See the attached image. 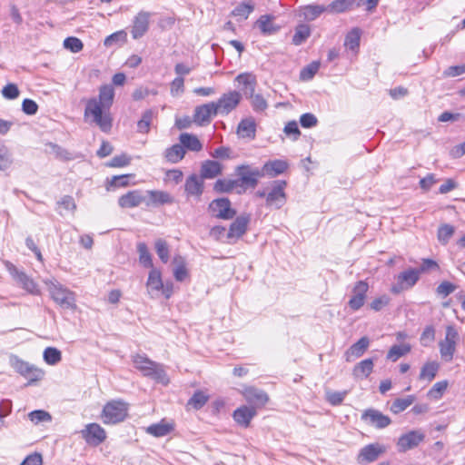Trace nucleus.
<instances>
[{
  "label": "nucleus",
  "instance_id": "1",
  "mask_svg": "<svg viewBox=\"0 0 465 465\" xmlns=\"http://www.w3.org/2000/svg\"><path fill=\"white\" fill-rule=\"evenodd\" d=\"M114 90L111 84L102 85L99 89L98 98L93 97L86 102L84 118L92 119L103 132L111 130L113 120L109 110L114 103Z\"/></svg>",
  "mask_w": 465,
  "mask_h": 465
},
{
  "label": "nucleus",
  "instance_id": "2",
  "mask_svg": "<svg viewBox=\"0 0 465 465\" xmlns=\"http://www.w3.org/2000/svg\"><path fill=\"white\" fill-rule=\"evenodd\" d=\"M133 362L134 367L143 372L144 376L150 377L163 384L169 382L163 366L151 361L145 354H136L133 356Z\"/></svg>",
  "mask_w": 465,
  "mask_h": 465
},
{
  "label": "nucleus",
  "instance_id": "3",
  "mask_svg": "<svg viewBox=\"0 0 465 465\" xmlns=\"http://www.w3.org/2000/svg\"><path fill=\"white\" fill-rule=\"evenodd\" d=\"M128 414V404L123 401L107 402L102 411V420L104 424H117L125 420Z\"/></svg>",
  "mask_w": 465,
  "mask_h": 465
},
{
  "label": "nucleus",
  "instance_id": "4",
  "mask_svg": "<svg viewBox=\"0 0 465 465\" xmlns=\"http://www.w3.org/2000/svg\"><path fill=\"white\" fill-rule=\"evenodd\" d=\"M458 340L459 333L456 329L453 326H448L445 338L439 342L440 354L444 361L450 362L453 360Z\"/></svg>",
  "mask_w": 465,
  "mask_h": 465
},
{
  "label": "nucleus",
  "instance_id": "5",
  "mask_svg": "<svg viewBox=\"0 0 465 465\" xmlns=\"http://www.w3.org/2000/svg\"><path fill=\"white\" fill-rule=\"evenodd\" d=\"M10 363L18 373L28 380V384L40 381L44 377L45 373L41 369L36 368L16 356L11 357Z\"/></svg>",
  "mask_w": 465,
  "mask_h": 465
},
{
  "label": "nucleus",
  "instance_id": "6",
  "mask_svg": "<svg viewBox=\"0 0 465 465\" xmlns=\"http://www.w3.org/2000/svg\"><path fill=\"white\" fill-rule=\"evenodd\" d=\"M236 173L239 176V186L255 188L258 184V179L263 177V172L251 165H240L236 168Z\"/></svg>",
  "mask_w": 465,
  "mask_h": 465
},
{
  "label": "nucleus",
  "instance_id": "7",
  "mask_svg": "<svg viewBox=\"0 0 465 465\" xmlns=\"http://www.w3.org/2000/svg\"><path fill=\"white\" fill-rule=\"evenodd\" d=\"M242 100V94L237 91L223 94L217 102H214L218 114L227 115L234 110Z\"/></svg>",
  "mask_w": 465,
  "mask_h": 465
},
{
  "label": "nucleus",
  "instance_id": "8",
  "mask_svg": "<svg viewBox=\"0 0 465 465\" xmlns=\"http://www.w3.org/2000/svg\"><path fill=\"white\" fill-rule=\"evenodd\" d=\"M361 419L367 425L378 430L384 429L391 423V420L389 416L372 408L365 410Z\"/></svg>",
  "mask_w": 465,
  "mask_h": 465
},
{
  "label": "nucleus",
  "instance_id": "9",
  "mask_svg": "<svg viewBox=\"0 0 465 465\" xmlns=\"http://www.w3.org/2000/svg\"><path fill=\"white\" fill-rule=\"evenodd\" d=\"M285 181H274L272 190L266 195V204L280 209L286 203Z\"/></svg>",
  "mask_w": 465,
  "mask_h": 465
},
{
  "label": "nucleus",
  "instance_id": "10",
  "mask_svg": "<svg viewBox=\"0 0 465 465\" xmlns=\"http://www.w3.org/2000/svg\"><path fill=\"white\" fill-rule=\"evenodd\" d=\"M425 439V434L419 430H412L402 434L397 441V448L400 452H406L416 448Z\"/></svg>",
  "mask_w": 465,
  "mask_h": 465
},
{
  "label": "nucleus",
  "instance_id": "11",
  "mask_svg": "<svg viewBox=\"0 0 465 465\" xmlns=\"http://www.w3.org/2000/svg\"><path fill=\"white\" fill-rule=\"evenodd\" d=\"M83 439L91 445L97 446L106 438L105 430L97 423H90L81 430Z\"/></svg>",
  "mask_w": 465,
  "mask_h": 465
},
{
  "label": "nucleus",
  "instance_id": "12",
  "mask_svg": "<svg viewBox=\"0 0 465 465\" xmlns=\"http://www.w3.org/2000/svg\"><path fill=\"white\" fill-rule=\"evenodd\" d=\"M209 210L213 216L224 220L232 219L236 213L226 198L213 200L209 205Z\"/></svg>",
  "mask_w": 465,
  "mask_h": 465
},
{
  "label": "nucleus",
  "instance_id": "13",
  "mask_svg": "<svg viewBox=\"0 0 465 465\" xmlns=\"http://www.w3.org/2000/svg\"><path fill=\"white\" fill-rule=\"evenodd\" d=\"M6 271L12 276L13 280L15 281L19 286L25 291H33L35 283L32 279L21 269L17 268L11 262L5 261L4 262Z\"/></svg>",
  "mask_w": 465,
  "mask_h": 465
},
{
  "label": "nucleus",
  "instance_id": "14",
  "mask_svg": "<svg viewBox=\"0 0 465 465\" xmlns=\"http://www.w3.org/2000/svg\"><path fill=\"white\" fill-rule=\"evenodd\" d=\"M249 223L250 215L242 214L238 216L230 225L227 232L228 242L232 243L240 239L246 232Z\"/></svg>",
  "mask_w": 465,
  "mask_h": 465
},
{
  "label": "nucleus",
  "instance_id": "15",
  "mask_svg": "<svg viewBox=\"0 0 465 465\" xmlns=\"http://www.w3.org/2000/svg\"><path fill=\"white\" fill-rule=\"evenodd\" d=\"M386 451V448L379 443H371L363 447L358 455V462L360 464L370 463L375 461L380 455Z\"/></svg>",
  "mask_w": 465,
  "mask_h": 465
},
{
  "label": "nucleus",
  "instance_id": "16",
  "mask_svg": "<svg viewBox=\"0 0 465 465\" xmlns=\"http://www.w3.org/2000/svg\"><path fill=\"white\" fill-rule=\"evenodd\" d=\"M217 114V108H215L214 102H211L195 108L193 120L199 125H205L210 124L212 117Z\"/></svg>",
  "mask_w": 465,
  "mask_h": 465
},
{
  "label": "nucleus",
  "instance_id": "17",
  "mask_svg": "<svg viewBox=\"0 0 465 465\" xmlns=\"http://www.w3.org/2000/svg\"><path fill=\"white\" fill-rule=\"evenodd\" d=\"M151 14L139 12L134 19L131 34L134 39H139L148 31Z\"/></svg>",
  "mask_w": 465,
  "mask_h": 465
},
{
  "label": "nucleus",
  "instance_id": "18",
  "mask_svg": "<svg viewBox=\"0 0 465 465\" xmlns=\"http://www.w3.org/2000/svg\"><path fill=\"white\" fill-rule=\"evenodd\" d=\"M242 395L250 404L254 405L253 407H262L269 401L266 392L254 387L245 388L242 391Z\"/></svg>",
  "mask_w": 465,
  "mask_h": 465
},
{
  "label": "nucleus",
  "instance_id": "19",
  "mask_svg": "<svg viewBox=\"0 0 465 465\" xmlns=\"http://www.w3.org/2000/svg\"><path fill=\"white\" fill-rule=\"evenodd\" d=\"M275 16L272 15H263L255 22V26L259 28L262 35H272L278 33L281 26L274 22Z\"/></svg>",
  "mask_w": 465,
  "mask_h": 465
},
{
  "label": "nucleus",
  "instance_id": "20",
  "mask_svg": "<svg viewBox=\"0 0 465 465\" xmlns=\"http://www.w3.org/2000/svg\"><path fill=\"white\" fill-rule=\"evenodd\" d=\"M370 345V339L367 336L361 337L353 343L344 353L346 361H352L364 354Z\"/></svg>",
  "mask_w": 465,
  "mask_h": 465
},
{
  "label": "nucleus",
  "instance_id": "21",
  "mask_svg": "<svg viewBox=\"0 0 465 465\" xmlns=\"http://www.w3.org/2000/svg\"><path fill=\"white\" fill-rule=\"evenodd\" d=\"M256 413L255 407L242 406L233 411L232 417L240 426L247 428Z\"/></svg>",
  "mask_w": 465,
  "mask_h": 465
},
{
  "label": "nucleus",
  "instance_id": "22",
  "mask_svg": "<svg viewBox=\"0 0 465 465\" xmlns=\"http://www.w3.org/2000/svg\"><path fill=\"white\" fill-rule=\"evenodd\" d=\"M145 202V197L138 190L130 191L118 199L122 208H134Z\"/></svg>",
  "mask_w": 465,
  "mask_h": 465
},
{
  "label": "nucleus",
  "instance_id": "23",
  "mask_svg": "<svg viewBox=\"0 0 465 465\" xmlns=\"http://www.w3.org/2000/svg\"><path fill=\"white\" fill-rule=\"evenodd\" d=\"M237 134L241 138L252 140L256 135V123L252 117L242 119L237 126Z\"/></svg>",
  "mask_w": 465,
  "mask_h": 465
},
{
  "label": "nucleus",
  "instance_id": "24",
  "mask_svg": "<svg viewBox=\"0 0 465 465\" xmlns=\"http://www.w3.org/2000/svg\"><path fill=\"white\" fill-rule=\"evenodd\" d=\"M203 179L196 174H191L185 182L184 189L188 195L200 196L203 191Z\"/></svg>",
  "mask_w": 465,
  "mask_h": 465
},
{
  "label": "nucleus",
  "instance_id": "25",
  "mask_svg": "<svg viewBox=\"0 0 465 465\" xmlns=\"http://www.w3.org/2000/svg\"><path fill=\"white\" fill-rule=\"evenodd\" d=\"M288 168V163L282 160H273L269 161L264 163L262 171L263 172V176L269 175L271 177H275L279 174L283 173Z\"/></svg>",
  "mask_w": 465,
  "mask_h": 465
},
{
  "label": "nucleus",
  "instance_id": "26",
  "mask_svg": "<svg viewBox=\"0 0 465 465\" xmlns=\"http://www.w3.org/2000/svg\"><path fill=\"white\" fill-rule=\"evenodd\" d=\"M420 274L416 268H409L399 273L397 277L398 283L404 288H411L419 281Z\"/></svg>",
  "mask_w": 465,
  "mask_h": 465
},
{
  "label": "nucleus",
  "instance_id": "27",
  "mask_svg": "<svg viewBox=\"0 0 465 465\" xmlns=\"http://www.w3.org/2000/svg\"><path fill=\"white\" fill-rule=\"evenodd\" d=\"M179 142L183 148L192 152H200L203 149V143L194 134L183 133L179 136Z\"/></svg>",
  "mask_w": 465,
  "mask_h": 465
},
{
  "label": "nucleus",
  "instance_id": "28",
  "mask_svg": "<svg viewBox=\"0 0 465 465\" xmlns=\"http://www.w3.org/2000/svg\"><path fill=\"white\" fill-rule=\"evenodd\" d=\"M235 81L243 85V92L245 95H252L256 86V77L251 73H242L236 76Z\"/></svg>",
  "mask_w": 465,
  "mask_h": 465
},
{
  "label": "nucleus",
  "instance_id": "29",
  "mask_svg": "<svg viewBox=\"0 0 465 465\" xmlns=\"http://www.w3.org/2000/svg\"><path fill=\"white\" fill-rule=\"evenodd\" d=\"M222 172V165L216 161L207 160L201 167V177L203 179H213Z\"/></svg>",
  "mask_w": 465,
  "mask_h": 465
},
{
  "label": "nucleus",
  "instance_id": "30",
  "mask_svg": "<svg viewBox=\"0 0 465 465\" xmlns=\"http://www.w3.org/2000/svg\"><path fill=\"white\" fill-rule=\"evenodd\" d=\"M173 430V424L162 420L158 423H154L146 428V432L154 437H163Z\"/></svg>",
  "mask_w": 465,
  "mask_h": 465
},
{
  "label": "nucleus",
  "instance_id": "31",
  "mask_svg": "<svg viewBox=\"0 0 465 465\" xmlns=\"http://www.w3.org/2000/svg\"><path fill=\"white\" fill-rule=\"evenodd\" d=\"M186 151L182 143H175L164 151V157L167 162L177 163L185 156Z\"/></svg>",
  "mask_w": 465,
  "mask_h": 465
},
{
  "label": "nucleus",
  "instance_id": "32",
  "mask_svg": "<svg viewBox=\"0 0 465 465\" xmlns=\"http://www.w3.org/2000/svg\"><path fill=\"white\" fill-rule=\"evenodd\" d=\"M373 366L371 359H365L354 366L352 374L356 379H366L372 372Z\"/></svg>",
  "mask_w": 465,
  "mask_h": 465
},
{
  "label": "nucleus",
  "instance_id": "33",
  "mask_svg": "<svg viewBox=\"0 0 465 465\" xmlns=\"http://www.w3.org/2000/svg\"><path fill=\"white\" fill-rule=\"evenodd\" d=\"M52 299L63 309H74V292H51Z\"/></svg>",
  "mask_w": 465,
  "mask_h": 465
},
{
  "label": "nucleus",
  "instance_id": "34",
  "mask_svg": "<svg viewBox=\"0 0 465 465\" xmlns=\"http://www.w3.org/2000/svg\"><path fill=\"white\" fill-rule=\"evenodd\" d=\"M439 369L440 364L437 361H428L421 367L419 379L431 381L435 378Z\"/></svg>",
  "mask_w": 465,
  "mask_h": 465
},
{
  "label": "nucleus",
  "instance_id": "35",
  "mask_svg": "<svg viewBox=\"0 0 465 465\" xmlns=\"http://www.w3.org/2000/svg\"><path fill=\"white\" fill-rule=\"evenodd\" d=\"M361 30L357 27L351 29L345 36L344 45L348 49L356 52L360 46Z\"/></svg>",
  "mask_w": 465,
  "mask_h": 465
},
{
  "label": "nucleus",
  "instance_id": "36",
  "mask_svg": "<svg viewBox=\"0 0 465 465\" xmlns=\"http://www.w3.org/2000/svg\"><path fill=\"white\" fill-rule=\"evenodd\" d=\"M411 350V346L409 343L393 345L388 351L387 359L396 361L401 357L409 353Z\"/></svg>",
  "mask_w": 465,
  "mask_h": 465
},
{
  "label": "nucleus",
  "instance_id": "37",
  "mask_svg": "<svg viewBox=\"0 0 465 465\" xmlns=\"http://www.w3.org/2000/svg\"><path fill=\"white\" fill-rule=\"evenodd\" d=\"M324 12H327L326 6L322 5H308L302 8V15L308 21L315 20Z\"/></svg>",
  "mask_w": 465,
  "mask_h": 465
},
{
  "label": "nucleus",
  "instance_id": "38",
  "mask_svg": "<svg viewBox=\"0 0 465 465\" xmlns=\"http://www.w3.org/2000/svg\"><path fill=\"white\" fill-rule=\"evenodd\" d=\"M353 0H334L326 6V11L331 14L343 13L351 8Z\"/></svg>",
  "mask_w": 465,
  "mask_h": 465
},
{
  "label": "nucleus",
  "instance_id": "39",
  "mask_svg": "<svg viewBox=\"0 0 465 465\" xmlns=\"http://www.w3.org/2000/svg\"><path fill=\"white\" fill-rule=\"evenodd\" d=\"M414 401L415 396L413 395H408L405 398H398L392 402L391 406V411L398 414L409 408L414 402Z\"/></svg>",
  "mask_w": 465,
  "mask_h": 465
},
{
  "label": "nucleus",
  "instance_id": "40",
  "mask_svg": "<svg viewBox=\"0 0 465 465\" xmlns=\"http://www.w3.org/2000/svg\"><path fill=\"white\" fill-rule=\"evenodd\" d=\"M147 193L153 204L172 203L173 201L170 193L164 191H148Z\"/></svg>",
  "mask_w": 465,
  "mask_h": 465
},
{
  "label": "nucleus",
  "instance_id": "41",
  "mask_svg": "<svg viewBox=\"0 0 465 465\" xmlns=\"http://www.w3.org/2000/svg\"><path fill=\"white\" fill-rule=\"evenodd\" d=\"M173 262L175 263V268L173 269L174 278L179 282L184 281L188 277V271L183 258L176 256Z\"/></svg>",
  "mask_w": 465,
  "mask_h": 465
},
{
  "label": "nucleus",
  "instance_id": "42",
  "mask_svg": "<svg viewBox=\"0 0 465 465\" xmlns=\"http://www.w3.org/2000/svg\"><path fill=\"white\" fill-rule=\"evenodd\" d=\"M310 35V26L307 25H300L295 29V33L292 36V44L295 45H300L305 42Z\"/></svg>",
  "mask_w": 465,
  "mask_h": 465
},
{
  "label": "nucleus",
  "instance_id": "43",
  "mask_svg": "<svg viewBox=\"0 0 465 465\" xmlns=\"http://www.w3.org/2000/svg\"><path fill=\"white\" fill-rule=\"evenodd\" d=\"M45 361L49 365H55L62 360L61 351L54 347H47L43 353Z\"/></svg>",
  "mask_w": 465,
  "mask_h": 465
},
{
  "label": "nucleus",
  "instance_id": "44",
  "mask_svg": "<svg viewBox=\"0 0 465 465\" xmlns=\"http://www.w3.org/2000/svg\"><path fill=\"white\" fill-rule=\"evenodd\" d=\"M137 252L139 253L140 262L146 268L152 267V256L151 253L149 252L147 245L144 242H139L137 244Z\"/></svg>",
  "mask_w": 465,
  "mask_h": 465
},
{
  "label": "nucleus",
  "instance_id": "45",
  "mask_svg": "<svg viewBox=\"0 0 465 465\" xmlns=\"http://www.w3.org/2000/svg\"><path fill=\"white\" fill-rule=\"evenodd\" d=\"M153 117V113L152 110H147L143 114L141 120L137 123V130L139 133H149Z\"/></svg>",
  "mask_w": 465,
  "mask_h": 465
},
{
  "label": "nucleus",
  "instance_id": "46",
  "mask_svg": "<svg viewBox=\"0 0 465 465\" xmlns=\"http://www.w3.org/2000/svg\"><path fill=\"white\" fill-rule=\"evenodd\" d=\"M127 40V34L125 31L121 30L117 31L110 35H108L104 42V45L107 47L113 46L114 45L120 44L123 45Z\"/></svg>",
  "mask_w": 465,
  "mask_h": 465
},
{
  "label": "nucleus",
  "instance_id": "47",
  "mask_svg": "<svg viewBox=\"0 0 465 465\" xmlns=\"http://www.w3.org/2000/svg\"><path fill=\"white\" fill-rule=\"evenodd\" d=\"M320 68V62L314 61L301 70L300 78L302 81H309L313 78Z\"/></svg>",
  "mask_w": 465,
  "mask_h": 465
},
{
  "label": "nucleus",
  "instance_id": "48",
  "mask_svg": "<svg viewBox=\"0 0 465 465\" xmlns=\"http://www.w3.org/2000/svg\"><path fill=\"white\" fill-rule=\"evenodd\" d=\"M155 251L160 260L163 263H167L169 261V247L167 242L163 239L156 240Z\"/></svg>",
  "mask_w": 465,
  "mask_h": 465
},
{
  "label": "nucleus",
  "instance_id": "49",
  "mask_svg": "<svg viewBox=\"0 0 465 465\" xmlns=\"http://www.w3.org/2000/svg\"><path fill=\"white\" fill-rule=\"evenodd\" d=\"M209 397L201 391H196L188 401V405L195 410H200L207 402Z\"/></svg>",
  "mask_w": 465,
  "mask_h": 465
},
{
  "label": "nucleus",
  "instance_id": "50",
  "mask_svg": "<svg viewBox=\"0 0 465 465\" xmlns=\"http://www.w3.org/2000/svg\"><path fill=\"white\" fill-rule=\"evenodd\" d=\"M29 420L35 423L39 424L40 422H49L52 420V416L49 412L43 410L33 411L28 414Z\"/></svg>",
  "mask_w": 465,
  "mask_h": 465
},
{
  "label": "nucleus",
  "instance_id": "51",
  "mask_svg": "<svg viewBox=\"0 0 465 465\" xmlns=\"http://www.w3.org/2000/svg\"><path fill=\"white\" fill-rule=\"evenodd\" d=\"M455 228L450 224H443L438 230V240L446 244L454 234Z\"/></svg>",
  "mask_w": 465,
  "mask_h": 465
},
{
  "label": "nucleus",
  "instance_id": "52",
  "mask_svg": "<svg viewBox=\"0 0 465 465\" xmlns=\"http://www.w3.org/2000/svg\"><path fill=\"white\" fill-rule=\"evenodd\" d=\"M252 100V106L255 112H263L267 109L268 104L262 94L246 95Z\"/></svg>",
  "mask_w": 465,
  "mask_h": 465
},
{
  "label": "nucleus",
  "instance_id": "53",
  "mask_svg": "<svg viewBox=\"0 0 465 465\" xmlns=\"http://www.w3.org/2000/svg\"><path fill=\"white\" fill-rule=\"evenodd\" d=\"M147 285L154 291H160L163 287L161 273L157 270H152L149 273Z\"/></svg>",
  "mask_w": 465,
  "mask_h": 465
},
{
  "label": "nucleus",
  "instance_id": "54",
  "mask_svg": "<svg viewBox=\"0 0 465 465\" xmlns=\"http://www.w3.org/2000/svg\"><path fill=\"white\" fill-rule=\"evenodd\" d=\"M239 186V182L237 180H218L215 183L214 188L219 192H232L234 188Z\"/></svg>",
  "mask_w": 465,
  "mask_h": 465
},
{
  "label": "nucleus",
  "instance_id": "55",
  "mask_svg": "<svg viewBox=\"0 0 465 465\" xmlns=\"http://www.w3.org/2000/svg\"><path fill=\"white\" fill-rule=\"evenodd\" d=\"M64 47L73 53H78L83 49L84 45L79 38L70 36L64 39Z\"/></svg>",
  "mask_w": 465,
  "mask_h": 465
},
{
  "label": "nucleus",
  "instance_id": "56",
  "mask_svg": "<svg viewBox=\"0 0 465 465\" xmlns=\"http://www.w3.org/2000/svg\"><path fill=\"white\" fill-rule=\"evenodd\" d=\"M347 395V391H326V400L329 403L333 406L341 404L344 398Z\"/></svg>",
  "mask_w": 465,
  "mask_h": 465
},
{
  "label": "nucleus",
  "instance_id": "57",
  "mask_svg": "<svg viewBox=\"0 0 465 465\" xmlns=\"http://www.w3.org/2000/svg\"><path fill=\"white\" fill-rule=\"evenodd\" d=\"M435 340V330L432 326H427L420 338L422 346H430Z\"/></svg>",
  "mask_w": 465,
  "mask_h": 465
},
{
  "label": "nucleus",
  "instance_id": "58",
  "mask_svg": "<svg viewBox=\"0 0 465 465\" xmlns=\"http://www.w3.org/2000/svg\"><path fill=\"white\" fill-rule=\"evenodd\" d=\"M252 11H253V5H252L250 4L242 3L233 9L232 15L234 16H240L243 19H247L249 15Z\"/></svg>",
  "mask_w": 465,
  "mask_h": 465
},
{
  "label": "nucleus",
  "instance_id": "59",
  "mask_svg": "<svg viewBox=\"0 0 465 465\" xmlns=\"http://www.w3.org/2000/svg\"><path fill=\"white\" fill-rule=\"evenodd\" d=\"M447 387H448L447 381H438L429 391L428 394L431 398L439 399L441 397L442 393L446 391Z\"/></svg>",
  "mask_w": 465,
  "mask_h": 465
},
{
  "label": "nucleus",
  "instance_id": "60",
  "mask_svg": "<svg viewBox=\"0 0 465 465\" xmlns=\"http://www.w3.org/2000/svg\"><path fill=\"white\" fill-rule=\"evenodd\" d=\"M283 132L286 135L292 136L293 141H296L301 135V132L296 121L288 122L284 126Z\"/></svg>",
  "mask_w": 465,
  "mask_h": 465
},
{
  "label": "nucleus",
  "instance_id": "61",
  "mask_svg": "<svg viewBox=\"0 0 465 465\" xmlns=\"http://www.w3.org/2000/svg\"><path fill=\"white\" fill-rule=\"evenodd\" d=\"M131 158L126 154L123 153L120 155L114 156L107 163L109 167H124L130 163Z\"/></svg>",
  "mask_w": 465,
  "mask_h": 465
},
{
  "label": "nucleus",
  "instance_id": "62",
  "mask_svg": "<svg viewBox=\"0 0 465 465\" xmlns=\"http://www.w3.org/2000/svg\"><path fill=\"white\" fill-rule=\"evenodd\" d=\"M19 89L16 84H7L4 88L2 89V94L5 98L13 100L19 96Z\"/></svg>",
  "mask_w": 465,
  "mask_h": 465
},
{
  "label": "nucleus",
  "instance_id": "63",
  "mask_svg": "<svg viewBox=\"0 0 465 465\" xmlns=\"http://www.w3.org/2000/svg\"><path fill=\"white\" fill-rule=\"evenodd\" d=\"M439 269L438 263L431 259H423L421 262V264L419 268H416V270L419 272V274L420 275L423 272H429L431 271H436Z\"/></svg>",
  "mask_w": 465,
  "mask_h": 465
},
{
  "label": "nucleus",
  "instance_id": "64",
  "mask_svg": "<svg viewBox=\"0 0 465 465\" xmlns=\"http://www.w3.org/2000/svg\"><path fill=\"white\" fill-rule=\"evenodd\" d=\"M317 117L311 113H306L301 115L300 124L303 128H312L317 125Z\"/></svg>",
  "mask_w": 465,
  "mask_h": 465
}]
</instances>
